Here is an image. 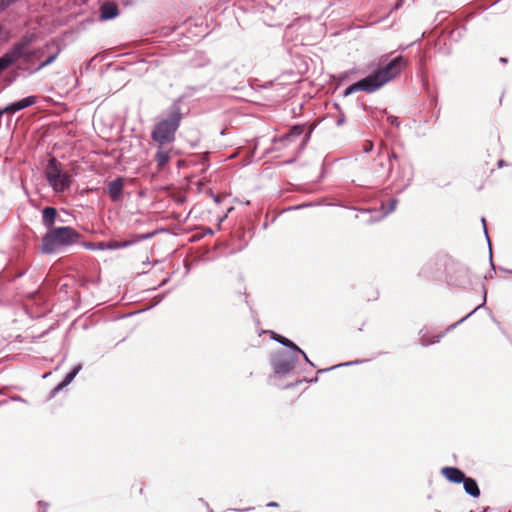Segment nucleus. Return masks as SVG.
<instances>
[{"label":"nucleus","mask_w":512,"mask_h":512,"mask_svg":"<svg viewBox=\"0 0 512 512\" xmlns=\"http://www.w3.org/2000/svg\"><path fill=\"white\" fill-rule=\"evenodd\" d=\"M406 63L407 61L403 56L394 58L384 67L374 71L362 80H359L348 86L344 91V95L348 96L358 91H364L368 93L375 92L383 85L396 78L402 69L406 66Z\"/></svg>","instance_id":"1"},{"label":"nucleus","mask_w":512,"mask_h":512,"mask_svg":"<svg viewBox=\"0 0 512 512\" xmlns=\"http://www.w3.org/2000/svg\"><path fill=\"white\" fill-rule=\"evenodd\" d=\"M81 234L70 226L56 227L48 230L42 237L41 250L53 254L76 244Z\"/></svg>","instance_id":"2"},{"label":"nucleus","mask_w":512,"mask_h":512,"mask_svg":"<svg viewBox=\"0 0 512 512\" xmlns=\"http://www.w3.org/2000/svg\"><path fill=\"white\" fill-rule=\"evenodd\" d=\"M182 120L180 106L174 103L169 109V115L161 119L151 132V138L157 144H172Z\"/></svg>","instance_id":"3"},{"label":"nucleus","mask_w":512,"mask_h":512,"mask_svg":"<svg viewBox=\"0 0 512 512\" xmlns=\"http://www.w3.org/2000/svg\"><path fill=\"white\" fill-rule=\"evenodd\" d=\"M45 177L56 193L64 192L71 186L70 175L63 171L61 164L55 158L49 160L45 169Z\"/></svg>","instance_id":"4"},{"label":"nucleus","mask_w":512,"mask_h":512,"mask_svg":"<svg viewBox=\"0 0 512 512\" xmlns=\"http://www.w3.org/2000/svg\"><path fill=\"white\" fill-rule=\"evenodd\" d=\"M153 236V233L135 235L133 239L127 241H110V242H98V243H85L84 246L90 250H116L126 248L142 240H146Z\"/></svg>","instance_id":"5"},{"label":"nucleus","mask_w":512,"mask_h":512,"mask_svg":"<svg viewBox=\"0 0 512 512\" xmlns=\"http://www.w3.org/2000/svg\"><path fill=\"white\" fill-rule=\"evenodd\" d=\"M30 44L31 39L29 37H24L20 42L14 44L13 47L4 55L8 57L11 64L21 58L28 60L33 55V52L28 50Z\"/></svg>","instance_id":"6"},{"label":"nucleus","mask_w":512,"mask_h":512,"mask_svg":"<svg viewBox=\"0 0 512 512\" xmlns=\"http://www.w3.org/2000/svg\"><path fill=\"white\" fill-rule=\"evenodd\" d=\"M169 145L170 144H157V151L155 153L154 160L159 171H162L165 168L174 153L173 147Z\"/></svg>","instance_id":"7"},{"label":"nucleus","mask_w":512,"mask_h":512,"mask_svg":"<svg viewBox=\"0 0 512 512\" xmlns=\"http://www.w3.org/2000/svg\"><path fill=\"white\" fill-rule=\"evenodd\" d=\"M123 187H124V180L122 177H118L108 184L107 193L113 202H118V201L122 200Z\"/></svg>","instance_id":"8"},{"label":"nucleus","mask_w":512,"mask_h":512,"mask_svg":"<svg viewBox=\"0 0 512 512\" xmlns=\"http://www.w3.org/2000/svg\"><path fill=\"white\" fill-rule=\"evenodd\" d=\"M36 103L35 96H28L19 101L13 102L10 105L6 106L3 110H0V114L3 113H15L27 107H30Z\"/></svg>","instance_id":"9"},{"label":"nucleus","mask_w":512,"mask_h":512,"mask_svg":"<svg viewBox=\"0 0 512 512\" xmlns=\"http://www.w3.org/2000/svg\"><path fill=\"white\" fill-rule=\"evenodd\" d=\"M119 9L114 2H105L100 8L101 20H111L118 16Z\"/></svg>","instance_id":"10"},{"label":"nucleus","mask_w":512,"mask_h":512,"mask_svg":"<svg viewBox=\"0 0 512 512\" xmlns=\"http://www.w3.org/2000/svg\"><path fill=\"white\" fill-rule=\"evenodd\" d=\"M57 210L54 207H45L42 210V224L47 228V231L54 229V224L57 219Z\"/></svg>","instance_id":"11"},{"label":"nucleus","mask_w":512,"mask_h":512,"mask_svg":"<svg viewBox=\"0 0 512 512\" xmlns=\"http://www.w3.org/2000/svg\"><path fill=\"white\" fill-rule=\"evenodd\" d=\"M442 474L453 483H461L465 479V474L455 467H445Z\"/></svg>","instance_id":"12"},{"label":"nucleus","mask_w":512,"mask_h":512,"mask_svg":"<svg viewBox=\"0 0 512 512\" xmlns=\"http://www.w3.org/2000/svg\"><path fill=\"white\" fill-rule=\"evenodd\" d=\"M296 360L294 359H278L274 364V371L277 374H286L295 367Z\"/></svg>","instance_id":"13"},{"label":"nucleus","mask_w":512,"mask_h":512,"mask_svg":"<svg viewBox=\"0 0 512 512\" xmlns=\"http://www.w3.org/2000/svg\"><path fill=\"white\" fill-rule=\"evenodd\" d=\"M276 341H278L280 344L286 346V347H289L291 349H293L294 351L300 353L303 358L305 359L306 362L308 363H311L309 358L307 357V355L305 354L304 351H302L296 344H294L292 341H290L289 339L283 337V336H280V335H275L273 337Z\"/></svg>","instance_id":"14"},{"label":"nucleus","mask_w":512,"mask_h":512,"mask_svg":"<svg viewBox=\"0 0 512 512\" xmlns=\"http://www.w3.org/2000/svg\"><path fill=\"white\" fill-rule=\"evenodd\" d=\"M304 132V125H294L291 129L282 136L281 141L290 142L295 138L300 137Z\"/></svg>","instance_id":"15"},{"label":"nucleus","mask_w":512,"mask_h":512,"mask_svg":"<svg viewBox=\"0 0 512 512\" xmlns=\"http://www.w3.org/2000/svg\"><path fill=\"white\" fill-rule=\"evenodd\" d=\"M463 482V485H464V489H465V492L476 498L480 495V490L478 488V485L476 483L475 480H473L472 478H466L462 481Z\"/></svg>","instance_id":"16"},{"label":"nucleus","mask_w":512,"mask_h":512,"mask_svg":"<svg viewBox=\"0 0 512 512\" xmlns=\"http://www.w3.org/2000/svg\"><path fill=\"white\" fill-rule=\"evenodd\" d=\"M80 369H81V365H78V366L74 367L69 373H67L65 375L64 379L55 387V391H59L62 388H64L65 386H67L68 384H70L73 381V379L75 378V376L78 374Z\"/></svg>","instance_id":"17"},{"label":"nucleus","mask_w":512,"mask_h":512,"mask_svg":"<svg viewBox=\"0 0 512 512\" xmlns=\"http://www.w3.org/2000/svg\"><path fill=\"white\" fill-rule=\"evenodd\" d=\"M12 64L10 63V60L5 55L0 57V73H2L4 70H6L9 66Z\"/></svg>","instance_id":"18"},{"label":"nucleus","mask_w":512,"mask_h":512,"mask_svg":"<svg viewBox=\"0 0 512 512\" xmlns=\"http://www.w3.org/2000/svg\"><path fill=\"white\" fill-rule=\"evenodd\" d=\"M58 54H59V51H57L55 54H53V55L49 56V57H48L44 62H42V63L39 65L38 70H39V69H42V68H44L45 66H47V65L51 64L52 62H54V61H55V59L57 58Z\"/></svg>","instance_id":"19"},{"label":"nucleus","mask_w":512,"mask_h":512,"mask_svg":"<svg viewBox=\"0 0 512 512\" xmlns=\"http://www.w3.org/2000/svg\"><path fill=\"white\" fill-rule=\"evenodd\" d=\"M388 121L390 122L391 125H395V126L399 125V120L395 116L388 117Z\"/></svg>","instance_id":"20"},{"label":"nucleus","mask_w":512,"mask_h":512,"mask_svg":"<svg viewBox=\"0 0 512 512\" xmlns=\"http://www.w3.org/2000/svg\"><path fill=\"white\" fill-rule=\"evenodd\" d=\"M484 300H486V297H484ZM485 304V301H483V303L479 306H477L471 313H469L467 316H465L464 318H461V320L458 322H463L466 318H468L472 313H474L477 309H479L480 307H482L483 305Z\"/></svg>","instance_id":"21"},{"label":"nucleus","mask_w":512,"mask_h":512,"mask_svg":"<svg viewBox=\"0 0 512 512\" xmlns=\"http://www.w3.org/2000/svg\"><path fill=\"white\" fill-rule=\"evenodd\" d=\"M373 149V143L368 141L365 145H364V151L366 153L370 152L371 150Z\"/></svg>","instance_id":"22"},{"label":"nucleus","mask_w":512,"mask_h":512,"mask_svg":"<svg viewBox=\"0 0 512 512\" xmlns=\"http://www.w3.org/2000/svg\"><path fill=\"white\" fill-rule=\"evenodd\" d=\"M481 221H482V224H483V228H484V232H485L486 238H487V240L489 241V237H488V233H487V228H486V221H485V218H482V219H481Z\"/></svg>","instance_id":"23"},{"label":"nucleus","mask_w":512,"mask_h":512,"mask_svg":"<svg viewBox=\"0 0 512 512\" xmlns=\"http://www.w3.org/2000/svg\"><path fill=\"white\" fill-rule=\"evenodd\" d=\"M396 205H397V200L396 199L391 200L390 211H393L395 209Z\"/></svg>","instance_id":"24"},{"label":"nucleus","mask_w":512,"mask_h":512,"mask_svg":"<svg viewBox=\"0 0 512 512\" xmlns=\"http://www.w3.org/2000/svg\"><path fill=\"white\" fill-rule=\"evenodd\" d=\"M310 133H311V131H309V132L305 135V137L303 138V141H302V143H303V144H306V143L308 142V140H309V138H310Z\"/></svg>","instance_id":"25"},{"label":"nucleus","mask_w":512,"mask_h":512,"mask_svg":"<svg viewBox=\"0 0 512 512\" xmlns=\"http://www.w3.org/2000/svg\"><path fill=\"white\" fill-rule=\"evenodd\" d=\"M397 158H398V157H397L396 153H394V152H392V153L389 155V160H390V161H391L392 159H395V160H396Z\"/></svg>","instance_id":"26"},{"label":"nucleus","mask_w":512,"mask_h":512,"mask_svg":"<svg viewBox=\"0 0 512 512\" xmlns=\"http://www.w3.org/2000/svg\"><path fill=\"white\" fill-rule=\"evenodd\" d=\"M402 179L406 182V185L409 184V182L411 181V175L409 174L406 179H404V177H402Z\"/></svg>","instance_id":"27"},{"label":"nucleus","mask_w":512,"mask_h":512,"mask_svg":"<svg viewBox=\"0 0 512 512\" xmlns=\"http://www.w3.org/2000/svg\"><path fill=\"white\" fill-rule=\"evenodd\" d=\"M268 506L269 507H276V506H278V504L276 502H270V503H268Z\"/></svg>","instance_id":"28"},{"label":"nucleus","mask_w":512,"mask_h":512,"mask_svg":"<svg viewBox=\"0 0 512 512\" xmlns=\"http://www.w3.org/2000/svg\"><path fill=\"white\" fill-rule=\"evenodd\" d=\"M439 338H440V336H438L436 340L430 341L428 344H432V343H435V342H439Z\"/></svg>","instance_id":"29"},{"label":"nucleus","mask_w":512,"mask_h":512,"mask_svg":"<svg viewBox=\"0 0 512 512\" xmlns=\"http://www.w3.org/2000/svg\"><path fill=\"white\" fill-rule=\"evenodd\" d=\"M500 61H501L502 63H506V62H507V59H506V58H504V57H502V58H500Z\"/></svg>","instance_id":"30"},{"label":"nucleus","mask_w":512,"mask_h":512,"mask_svg":"<svg viewBox=\"0 0 512 512\" xmlns=\"http://www.w3.org/2000/svg\"><path fill=\"white\" fill-rule=\"evenodd\" d=\"M343 122H344V120H343V119H339V120L337 121V125H341Z\"/></svg>","instance_id":"31"},{"label":"nucleus","mask_w":512,"mask_h":512,"mask_svg":"<svg viewBox=\"0 0 512 512\" xmlns=\"http://www.w3.org/2000/svg\"><path fill=\"white\" fill-rule=\"evenodd\" d=\"M392 168H393V164L390 163V171H392Z\"/></svg>","instance_id":"32"},{"label":"nucleus","mask_w":512,"mask_h":512,"mask_svg":"<svg viewBox=\"0 0 512 512\" xmlns=\"http://www.w3.org/2000/svg\"><path fill=\"white\" fill-rule=\"evenodd\" d=\"M42 512H46V510L42 511Z\"/></svg>","instance_id":"33"}]
</instances>
